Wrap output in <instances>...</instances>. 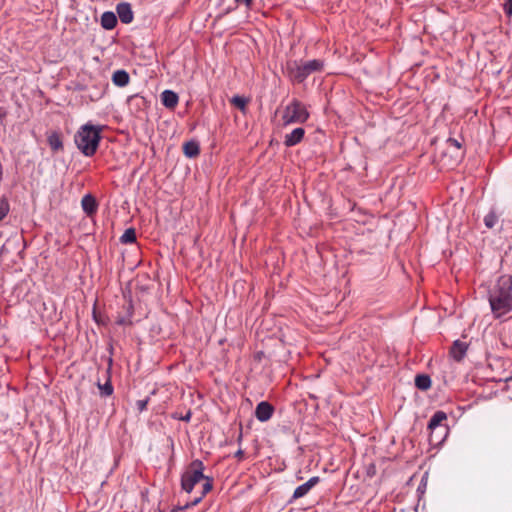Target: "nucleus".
<instances>
[{
	"label": "nucleus",
	"instance_id": "obj_17",
	"mask_svg": "<svg viewBox=\"0 0 512 512\" xmlns=\"http://www.w3.org/2000/svg\"><path fill=\"white\" fill-rule=\"evenodd\" d=\"M431 378L427 374H418L415 377V386L417 389L426 391L431 387Z\"/></svg>",
	"mask_w": 512,
	"mask_h": 512
},
{
	"label": "nucleus",
	"instance_id": "obj_27",
	"mask_svg": "<svg viewBox=\"0 0 512 512\" xmlns=\"http://www.w3.org/2000/svg\"><path fill=\"white\" fill-rule=\"evenodd\" d=\"M184 153L187 157L189 158H192V140L190 141H187L185 144H184Z\"/></svg>",
	"mask_w": 512,
	"mask_h": 512
},
{
	"label": "nucleus",
	"instance_id": "obj_11",
	"mask_svg": "<svg viewBox=\"0 0 512 512\" xmlns=\"http://www.w3.org/2000/svg\"><path fill=\"white\" fill-rule=\"evenodd\" d=\"M204 466L203 462L200 460L194 459V490L198 488L199 484L204 480L213 479L212 477L205 476L203 474Z\"/></svg>",
	"mask_w": 512,
	"mask_h": 512
},
{
	"label": "nucleus",
	"instance_id": "obj_31",
	"mask_svg": "<svg viewBox=\"0 0 512 512\" xmlns=\"http://www.w3.org/2000/svg\"><path fill=\"white\" fill-rule=\"evenodd\" d=\"M200 152V147L197 142L194 141V157L197 156Z\"/></svg>",
	"mask_w": 512,
	"mask_h": 512
},
{
	"label": "nucleus",
	"instance_id": "obj_2",
	"mask_svg": "<svg viewBox=\"0 0 512 512\" xmlns=\"http://www.w3.org/2000/svg\"><path fill=\"white\" fill-rule=\"evenodd\" d=\"M102 127L85 124L79 128L75 135V143L85 156H93L98 148Z\"/></svg>",
	"mask_w": 512,
	"mask_h": 512
},
{
	"label": "nucleus",
	"instance_id": "obj_3",
	"mask_svg": "<svg viewBox=\"0 0 512 512\" xmlns=\"http://www.w3.org/2000/svg\"><path fill=\"white\" fill-rule=\"evenodd\" d=\"M324 68V61L313 59L301 64L296 61L287 65V73L290 79L297 83L304 82L312 73L320 72Z\"/></svg>",
	"mask_w": 512,
	"mask_h": 512
},
{
	"label": "nucleus",
	"instance_id": "obj_25",
	"mask_svg": "<svg viewBox=\"0 0 512 512\" xmlns=\"http://www.w3.org/2000/svg\"><path fill=\"white\" fill-rule=\"evenodd\" d=\"M49 144L53 150H59L62 147V142L57 136L49 137Z\"/></svg>",
	"mask_w": 512,
	"mask_h": 512
},
{
	"label": "nucleus",
	"instance_id": "obj_9",
	"mask_svg": "<svg viewBox=\"0 0 512 512\" xmlns=\"http://www.w3.org/2000/svg\"><path fill=\"white\" fill-rule=\"evenodd\" d=\"M305 130L301 127L293 129L289 134L285 135L284 145L286 147H293L299 144L304 138Z\"/></svg>",
	"mask_w": 512,
	"mask_h": 512
},
{
	"label": "nucleus",
	"instance_id": "obj_15",
	"mask_svg": "<svg viewBox=\"0 0 512 512\" xmlns=\"http://www.w3.org/2000/svg\"><path fill=\"white\" fill-rule=\"evenodd\" d=\"M129 74L124 70H117L113 73L112 81L116 86L124 87L129 83Z\"/></svg>",
	"mask_w": 512,
	"mask_h": 512
},
{
	"label": "nucleus",
	"instance_id": "obj_7",
	"mask_svg": "<svg viewBox=\"0 0 512 512\" xmlns=\"http://www.w3.org/2000/svg\"><path fill=\"white\" fill-rule=\"evenodd\" d=\"M274 413V407L267 401L258 403L255 409V417L260 422L268 421Z\"/></svg>",
	"mask_w": 512,
	"mask_h": 512
},
{
	"label": "nucleus",
	"instance_id": "obj_22",
	"mask_svg": "<svg viewBox=\"0 0 512 512\" xmlns=\"http://www.w3.org/2000/svg\"><path fill=\"white\" fill-rule=\"evenodd\" d=\"M231 103L233 105H235L237 108H239L240 110L244 111L246 108V105H247V99L242 96L236 95V96L232 97Z\"/></svg>",
	"mask_w": 512,
	"mask_h": 512
},
{
	"label": "nucleus",
	"instance_id": "obj_16",
	"mask_svg": "<svg viewBox=\"0 0 512 512\" xmlns=\"http://www.w3.org/2000/svg\"><path fill=\"white\" fill-rule=\"evenodd\" d=\"M117 24V18L113 12H105L101 16V25L103 28L110 30Z\"/></svg>",
	"mask_w": 512,
	"mask_h": 512
},
{
	"label": "nucleus",
	"instance_id": "obj_26",
	"mask_svg": "<svg viewBox=\"0 0 512 512\" xmlns=\"http://www.w3.org/2000/svg\"><path fill=\"white\" fill-rule=\"evenodd\" d=\"M503 10L508 17L512 16V0H505Z\"/></svg>",
	"mask_w": 512,
	"mask_h": 512
},
{
	"label": "nucleus",
	"instance_id": "obj_21",
	"mask_svg": "<svg viewBox=\"0 0 512 512\" xmlns=\"http://www.w3.org/2000/svg\"><path fill=\"white\" fill-rule=\"evenodd\" d=\"M122 243H134L136 241V232L133 228H128L125 230L123 235L120 238Z\"/></svg>",
	"mask_w": 512,
	"mask_h": 512
},
{
	"label": "nucleus",
	"instance_id": "obj_28",
	"mask_svg": "<svg viewBox=\"0 0 512 512\" xmlns=\"http://www.w3.org/2000/svg\"><path fill=\"white\" fill-rule=\"evenodd\" d=\"M445 437L446 436H444V434H441L440 430H437L436 434L434 436V441H430V442L434 443V444H438V443H441Z\"/></svg>",
	"mask_w": 512,
	"mask_h": 512
},
{
	"label": "nucleus",
	"instance_id": "obj_4",
	"mask_svg": "<svg viewBox=\"0 0 512 512\" xmlns=\"http://www.w3.org/2000/svg\"><path fill=\"white\" fill-rule=\"evenodd\" d=\"M309 118L306 106L297 99H293L283 111L282 119L285 125L305 123Z\"/></svg>",
	"mask_w": 512,
	"mask_h": 512
},
{
	"label": "nucleus",
	"instance_id": "obj_24",
	"mask_svg": "<svg viewBox=\"0 0 512 512\" xmlns=\"http://www.w3.org/2000/svg\"><path fill=\"white\" fill-rule=\"evenodd\" d=\"M9 212V203L3 199L0 202V221H2Z\"/></svg>",
	"mask_w": 512,
	"mask_h": 512
},
{
	"label": "nucleus",
	"instance_id": "obj_5",
	"mask_svg": "<svg viewBox=\"0 0 512 512\" xmlns=\"http://www.w3.org/2000/svg\"><path fill=\"white\" fill-rule=\"evenodd\" d=\"M447 419V414L444 411H436L429 420L427 429L430 432V441H434V436L437 430H440L441 434L447 436L448 427L443 422Z\"/></svg>",
	"mask_w": 512,
	"mask_h": 512
},
{
	"label": "nucleus",
	"instance_id": "obj_33",
	"mask_svg": "<svg viewBox=\"0 0 512 512\" xmlns=\"http://www.w3.org/2000/svg\"><path fill=\"white\" fill-rule=\"evenodd\" d=\"M243 456V451L241 449H239L236 453H235V457L237 458H240Z\"/></svg>",
	"mask_w": 512,
	"mask_h": 512
},
{
	"label": "nucleus",
	"instance_id": "obj_19",
	"mask_svg": "<svg viewBox=\"0 0 512 512\" xmlns=\"http://www.w3.org/2000/svg\"><path fill=\"white\" fill-rule=\"evenodd\" d=\"M181 485L183 490H185L187 493L192 491V472L189 469L183 473Z\"/></svg>",
	"mask_w": 512,
	"mask_h": 512
},
{
	"label": "nucleus",
	"instance_id": "obj_20",
	"mask_svg": "<svg viewBox=\"0 0 512 512\" xmlns=\"http://www.w3.org/2000/svg\"><path fill=\"white\" fill-rule=\"evenodd\" d=\"M483 221H484L485 226L487 228L491 229L498 222V216H497V214L495 213L494 210H491V211H489L488 214L485 215Z\"/></svg>",
	"mask_w": 512,
	"mask_h": 512
},
{
	"label": "nucleus",
	"instance_id": "obj_30",
	"mask_svg": "<svg viewBox=\"0 0 512 512\" xmlns=\"http://www.w3.org/2000/svg\"><path fill=\"white\" fill-rule=\"evenodd\" d=\"M238 4H244L246 7H251L253 0H234Z\"/></svg>",
	"mask_w": 512,
	"mask_h": 512
},
{
	"label": "nucleus",
	"instance_id": "obj_29",
	"mask_svg": "<svg viewBox=\"0 0 512 512\" xmlns=\"http://www.w3.org/2000/svg\"><path fill=\"white\" fill-rule=\"evenodd\" d=\"M147 400H138L136 402V406L138 408L139 411H143L146 409V405H147Z\"/></svg>",
	"mask_w": 512,
	"mask_h": 512
},
{
	"label": "nucleus",
	"instance_id": "obj_10",
	"mask_svg": "<svg viewBox=\"0 0 512 512\" xmlns=\"http://www.w3.org/2000/svg\"><path fill=\"white\" fill-rule=\"evenodd\" d=\"M116 11L121 22H123L124 24H129L132 22L133 11L129 3H119L116 7Z\"/></svg>",
	"mask_w": 512,
	"mask_h": 512
},
{
	"label": "nucleus",
	"instance_id": "obj_1",
	"mask_svg": "<svg viewBox=\"0 0 512 512\" xmlns=\"http://www.w3.org/2000/svg\"><path fill=\"white\" fill-rule=\"evenodd\" d=\"M488 301L495 319H499L512 311V276L508 274L497 278L488 291Z\"/></svg>",
	"mask_w": 512,
	"mask_h": 512
},
{
	"label": "nucleus",
	"instance_id": "obj_32",
	"mask_svg": "<svg viewBox=\"0 0 512 512\" xmlns=\"http://www.w3.org/2000/svg\"><path fill=\"white\" fill-rule=\"evenodd\" d=\"M191 417V411H187V413L185 414V416H182V417H179L180 419L184 420V421H189Z\"/></svg>",
	"mask_w": 512,
	"mask_h": 512
},
{
	"label": "nucleus",
	"instance_id": "obj_8",
	"mask_svg": "<svg viewBox=\"0 0 512 512\" xmlns=\"http://www.w3.org/2000/svg\"><path fill=\"white\" fill-rule=\"evenodd\" d=\"M468 344L466 342L455 340L450 348V356L457 362H460L466 356Z\"/></svg>",
	"mask_w": 512,
	"mask_h": 512
},
{
	"label": "nucleus",
	"instance_id": "obj_23",
	"mask_svg": "<svg viewBox=\"0 0 512 512\" xmlns=\"http://www.w3.org/2000/svg\"><path fill=\"white\" fill-rule=\"evenodd\" d=\"M98 388L101 391V394L104 396H109L113 393V387L110 381H107L105 384L98 383Z\"/></svg>",
	"mask_w": 512,
	"mask_h": 512
},
{
	"label": "nucleus",
	"instance_id": "obj_18",
	"mask_svg": "<svg viewBox=\"0 0 512 512\" xmlns=\"http://www.w3.org/2000/svg\"><path fill=\"white\" fill-rule=\"evenodd\" d=\"M81 205L87 214H92L96 211L97 205L95 199L91 195H85L82 198Z\"/></svg>",
	"mask_w": 512,
	"mask_h": 512
},
{
	"label": "nucleus",
	"instance_id": "obj_13",
	"mask_svg": "<svg viewBox=\"0 0 512 512\" xmlns=\"http://www.w3.org/2000/svg\"><path fill=\"white\" fill-rule=\"evenodd\" d=\"M446 145L449 150H451V155L456 159H461L464 156V151L462 150V144L458 139L448 138L446 140Z\"/></svg>",
	"mask_w": 512,
	"mask_h": 512
},
{
	"label": "nucleus",
	"instance_id": "obj_12",
	"mask_svg": "<svg viewBox=\"0 0 512 512\" xmlns=\"http://www.w3.org/2000/svg\"><path fill=\"white\" fill-rule=\"evenodd\" d=\"M213 487V479L204 480L199 484L198 488L194 490V493H199V496H194V506H196L202 498L212 490Z\"/></svg>",
	"mask_w": 512,
	"mask_h": 512
},
{
	"label": "nucleus",
	"instance_id": "obj_6",
	"mask_svg": "<svg viewBox=\"0 0 512 512\" xmlns=\"http://www.w3.org/2000/svg\"><path fill=\"white\" fill-rule=\"evenodd\" d=\"M319 482H320V477L319 476L311 477L307 482L299 485L294 490V493H293L292 497L290 498V500L288 502L289 503H293L295 500L306 496L309 493V491L313 487H315Z\"/></svg>",
	"mask_w": 512,
	"mask_h": 512
},
{
	"label": "nucleus",
	"instance_id": "obj_14",
	"mask_svg": "<svg viewBox=\"0 0 512 512\" xmlns=\"http://www.w3.org/2000/svg\"><path fill=\"white\" fill-rule=\"evenodd\" d=\"M161 100L165 107L174 108L178 102V95L171 90H165L161 94Z\"/></svg>",
	"mask_w": 512,
	"mask_h": 512
}]
</instances>
